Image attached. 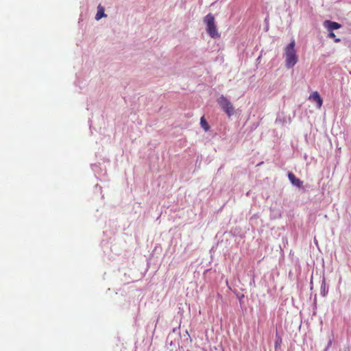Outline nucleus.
Masks as SVG:
<instances>
[{
    "instance_id": "obj_10",
    "label": "nucleus",
    "mask_w": 351,
    "mask_h": 351,
    "mask_svg": "<svg viewBox=\"0 0 351 351\" xmlns=\"http://www.w3.org/2000/svg\"><path fill=\"white\" fill-rule=\"evenodd\" d=\"M282 339L280 337H277V339L275 341V349H277L281 344Z\"/></svg>"
},
{
    "instance_id": "obj_1",
    "label": "nucleus",
    "mask_w": 351,
    "mask_h": 351,
    "mask_svg": "<svg viewBox=\"0 0 351 351\" xmlns=\"http://www.w3.org/2000/svg\"><path fill=\"white\" fill-rule=\"evenodd\" d=\"M295 43L293 40L285 48V65L289 69L293 67L298 62V56L295 49Z\"/></svg>"
},
{
    "instance_id": "obj_2",
    "label": "nucleus",
    "mask_w": 351,
    "mask_h": 351,
    "mask_svg": "<svg viewBox=\"0 0 351 351\" xmlns=\"http://www.w3.org/2000/svg\"><path fill=\"white\" fill-rule=\"evenodd\" d=\"M221 109L230 117L234 114V107L232 102L224 95H221L217 100Z\"/></svg>"
},
{
    "instance_id": "obj_7",
    "label": "nucleus",
    "mask_w": 351,
    "mask_h": 351,
    "mask_svg": "<svg viewBox=\"0 0 351 351\" xmlns=\"http://www.w3.org/2000/svg\"><path fill=\"white\" fill-rule=\"evenodd\" d=\"M104 11H105L104 8L99 4L97 7V12L95 15V19L97 21H99L102 17L106 16V14H105Z\"/></svg>"
},
{
    "instance_id": "obj_5",
    "label": "nucleus",
    "mask_w": 351,
    "mask_h": 351,
    "mask_svg": "<svg viewBox=\"0 0 351 351\" xmlns=\"http://www.w3.org/2000/svg\"><path fill=\"white\" fill-rule=\"evenodd\" d=\"M207 32L208 34L213 38H219V34L215 23H207Z\"/></svg>"
},
{
    "instance_id": "obj_8",
    "label": "nucleus",
    "mask_w": 351,
    "mask_h": 351,
    "mask_svg": "<svg viewBox=\"0 0 351 351\" xmlns=\"http://www.w3.org/2000/svg\"><path fill=\"white\" fill-rule=\"evenodd\" d=\"M200 125L202 126V128L205 130V131H208L209 129H210V126H209V124L208 123V122L206 121V119L204 118V117H202L201 119H200Z\"/></svg>"
},
{
    "instance_id": "obj_6",
    "label": "nucleus",
    "mask_w": 351,
    "mask_h": 351,
    "mask_svg": "<svg viewBox=\"0 0 351 351\" xmlns=\"http://www.w3.org/2000/svg\"><path fill=\"white\" fill-rule=\"evenodd\" d=\"M288 178L289 181L291 182V184L294 186H296L298 188L302 187L303 182L301 181L300 179L295 177V176L291 173H288Z\"/></svg>"
},
{
    "instance_id": "obj_11",
    "label": "nucleus",
    "mask_w": 351,
    "mask_h": 351,
    "mask_svg": "<svg viewBox=\"0 0 351 351\" xmlns=\"http://www.w3.org/2000/svg\"><path fill=\"white\" fill-rule=\"evenodd\" d=\"M325 22L329 23V22H331V21L330 20H326V21H325Z\"/></svg>"
},
{
    "instance_id": "obj_4",
    "label": "nucleus",
    "mask_w": 351,
    "mask_h": 351,
    "mask_svg": "<svg viewBox=\"0 0 351 351\" xmlns=\"http://www.w3.org/2000/svg\"><path fill=\"white\" fill-rule=\"evenodd\" d=\"M308 99L317 103V106L320 108L323 104V100L317 91L313 92L309 95Z\"/></svg>"
},
{
    "instance_id": "obj_3",
    "label": "nucleus",
    "mask_w": 351,
    "mask_h": 351,
    "mask_svg": "<svg viewBox=\"0 0 351 351\" xmlns=\"http://www.w3.org/2000/svg\"><path fill=\"white\" fill-rule=\"evenodd\" d=\"M341 27V25L340 23H326V27L329 32L328 37L334 38L335 43H339L340 39L336 38L333 31L340 28Z\"/></svg>"
},
{
    "instance_id": "obj_9",
    "label": "nucleus",
    "mask_w": 351,
    "mask_h": 351,
    "mask_svg": "<svg viewBox=\"0 0 351 351\" xmlns=\"http://www.w3.org/2000/svg\"><path fill=\"white\" fill-rule=\"evenodd\" d=\"M214 16L212 14H208L205 16L204 22H214Z\"/></svg>"
}]
</instances>
